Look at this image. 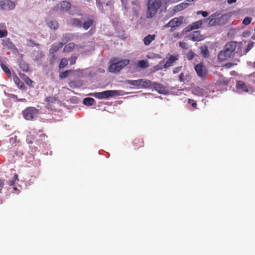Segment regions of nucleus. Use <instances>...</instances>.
I'll return each instance as SVG.
<instances>
[{
    "instance_id": "1",
    "label": "nucleus",
    "mask_w": 255,
    "mask_h": 255,
    "mask_svg": "<svg viewBox=\"0 0 255 255\" xmlns=\"http://www.w3.org/2000/svg\"><path fill=\"white\" fill-rule=\"evenodd\" d=\"M236 46L237 43L235 41H231L226 44L224 49L218 54L219 60L224 61L234 56Z\"/></svg>"
},
{
    "instance_id": "2",
    "label": "nucleus",
    "mask_w": 255,
    "mask_h": 255,
    "mask_svg": "<svg viewBox=\"0 0 255 255\" xmlns=\"http://www.w3.org/2000/svg\"><path fill=\"white\" fill-rule=\"evenodd\" d=\"M162 4V0H149L147 5L146 17L148 18L153 17L160 7Z\"/></svg>"
},
{
    "instance_id": "3",
    "label": "nucleus",
    "mask_w": 255,
    "mask_h": 255,
    "mask_svg": "<svg viewBox=\"0 0 255 255\" xmlns=\"http://www.w3.org/2000/svg\"><path fill=\"white\" fill-rule=\"evenodd\" d=\"M122 91L116 90H107L102 92L92 93L89 94L91 96L94 97L96 98L103 99H107L109 97H114L116 96L122 95Z\"/></svg>"
},
{
    "instance_id": "4",
    "label": "nucleus",
    "mask_w": 255,
    "mask_h": 255,
    "mask_svg": "<svg viewBox=\"0 0 255 255\" xmlns=\"http://www.w3.org/2000/svg\"><path fill=\"white\" fill-rule=\"evenodd\" d=\"M129 63V60L126 59L114 62L110 65L109 70L112 73H118Z\"/></svg>"
},
{
    "instance_id": "5",
    "label": "nucleus",
    "mask_w": 255,
    "mask_h": 255,
    "mask_svg": "<svg viewBox=\"0 0 255 255\" xmlns=\"http://www.w3.org/2000/svg\"><path fill=\"white\" fill-rule=\"evenodd\" d=\"M38 114V110L36 108L30 107L26 108L22 111V115L26 120H33L35 119Z\"/></svg>"
},
{
    "instance_id": "6",
    "label": "nucleus",
    "mask_w": 255,
    "mask_h": 255,
    "mask_svg": "<svg viewBox=\"0 0 255 255\" xmlns=\"http://www.w3.org/2000/svg\"><path fill=\"white\" fill-rule=\"evenodd\" d=\"M183 16L175 17L170 20L165 25V27H170L172 28H175L180 26L183 23Z\"/></svg>"
},
{
    "instance_id": "7",
    "label": "nucleus",
    "mask_w": 255,
    "mask_h": 255,
    "mask_svg": "<svg viewBox=\"0 0 255 255\" xmlns=\"http://www.w3.org/2000/svg\"><path fill=\"white\" fill-rule=\"evenodd\" d=\"M195 70L198 76L200 78H204L207 75V70L205 66L201 63L197 64L195 66Z\"/></svg>"
},
{
    "instance_id": "8",
    "label": "nucleus",
    "mask_w": 255,
    "mask_h": 255,
    "mask_svg": "<svg viewBox=\"0 0 255 255\" xmlns=\"http://www.w3.org/2000/svg\"><path fill=\"white\" fill-rule=\"evenodd\" d=\"M71 3L67 1H63L52 8L54 10H57L60 9L61 10L67 11L71 7Z\"/></svg>"
},
{
    "instance_id": "9",
    "label": "nucleus",
    "mask_w": 255,
    "mask_h": 255,
    "mask_svg": "<svg viewBox=\"0 0 255 255\" xmlns=\"http://www.w3.org/2000/svg\"><path fill=\"white\" fill-rule=\"evenodd\" d=\"M152 88L160 94H165L167 93V90L165 87L160 83L153 82Z\"/></svg>"
},
{
    "instance_id": "10",
    "label": "nucleus",
    "mask_w": 255,
    "mask_h": 255,
    "mask_svg": "<svg viewBox=\"0 0 255 255\" xmlns=\"http://www.w3.org/2000/svg\"><path fill=\"white\" fill-rule=\"evenodd\" d=\"M190 39L193 41H200L203 39L199 31H195L190 34Z\"/></svg>"
},
{
    "instance_id": "11",
    "label": "nucleus",
    "mask_w": 255,
    "mask_h": 255,
    "mask_svg": "<svg viewBox=\"0 0 255 255\" xmlns=\"http://www.w3.org/2000/svg\"><path fill=\"white\" fill-rule=\"evenodd\" d=\"M236 88L239 92L249 91V87L245 83L242 81H237L236 82Z\"/></svg>"
},
{
    "instance_id": "12",
    "label": "nucleus",
    "mask_w": 255,
    "mask_h": 255,
    "mask_svg": "<svg viewBox=\"0 0 255 255\" xmlns=\"http://www.w3.org/2000/svg\"><path fill=\"white\" fill-rule=\"evenodd\" d=\"M178 60V55H171L168 60L166 61V62L164 63L163 65V67L164 69L168 68V67L172 66L173 63H174L176 61Z\"/></svg>"
},
{
    "instance_id": "13",
    "label": "nucleus",
    "mask_w": 255,
    "mask_h": 255,
    "mask_svg": "<svg viewBox=\"0 0 255 255\" xmlns=\"http://www.w3.org/2000/svg\"><path fill=\"white\" fill-rule=\"evenodd\" d=\"M47 25L52 30H57L59 27V24L57 20L53 19H48L46 20Z\"/></svg>"
},
{
    "instance_id": "14",
    "label": "nucleus",
    "mask_w": 255,
    "mask_h": 255,
    "mask_svg": "<svg viewBox=\"0 0 255 255\" xmlns=\"http://www.w3.org/2000/svg\"><path fill=\"white\" fill-rule=\"evenodd\" d=\"M2 5L3 6V8L12 9L15 7L14 3L9 0H4L2 1Z\"/></svg>"
},
{
    "instance_id": "15",
    "label": "nucleus",
    "mask_w": 255,
    "mask_h": 255,
    "mask_svg": "<svg viewBox=\"0 0 255 255\" xmlns=\"http://www.w3.org/2000/svg\"><path fill=\"white\" fill-rule=\"evenodd\" d=\"M141 81V86L140 88H152L153 82L147 79H140Z\"/></svg>"
},
{
    "instance_id": "16",
    "label": "nucleus",
    "mask_w": 255,
    "mask_h": 255,
    "mask_svg": "<svg viewBox=\"0 0 255 255\" xmlns=\"http://www.w3.org/2000/svg\"><path fill=\"white\" fill-rule=\"evenodd\" d=\"M63 45V42H58L57 43H54L52 45L50 48L49 52L50 53H53L57 51Z\"/></svg>"
},
{
    "instance_id": "17",
    "label": "nucleus",
    "mask_w": 255,
    "mask_h": 255,
    "mask_svg": "<svg viewBox=\"0 0 255 255\" xmlns=\"http://www.w3.org/2000/svg\"><path fill=\"white\" fill-rule=\"evenodd\" d=\"M125 83L127 84H129L133 86L137 87L140 88L141 85V81L140 79L138 80H127L125 81Z\"/></svg>"
},
{
    "instance_id": "18",
    "label": "nucleus",
    "mask_w": 255,
    "mask_h": 255,
    "mask_svg": "<svg viewBox=\"0 0 255 255\" xmlns=\"http://www.w3.org/2000/svg\"><path fill=\"white\" fill-rule=\"evenodd\" d=\"M192 93L198 96H203L204 95V90L199 87L194 88L192 90Z\"/></svg>"
},
{
    "instance_id": "19",
    "label": "nucleus",
    "mask_w": 255,
    "mask_h": 255,
    "mask_svg": "<svg viewBox=\"0 0 255 255\" xmlns=\"http://www.w3.org/2000/svg\"><path fill=\"white\" fill-rule=\"evenodd\" d=\"M149 66L148 64V61L147 60H141L138 61L137 63V67L141 68H146Z\"/></svg>"
},
{
    "instance_id": "20",
    "label": "nucleus",
    "mask_w": 255,
    "mask_h": 255,
    "mask_svg": "<svg viewBox=\"0 0 255 255\" xmlns=\"http://www.w3.org/2000/svg\"><path fill=\"white\" fill-rule=\"evenodd\" d=\"M155 35H150L149 34L147 36H145L144 38L143 42L145 45H148L150 44V43L154 40L155 39Z\"/></svg>"
},
{
    "instance_id": "21",
    "label": "nucleus",
    "mask_w": 255,
    "mask_h": 255,
    "mask_svg": "<svg viewBox=\"0 0 255 255\" xmlns=\"http://www.w3.org/2000/svg\"><path fill=\"white\" fill-rule=\"evenodd\" d=\"M73 35L71 33H66L63 35L61 42L63 43V45L72 39Z\"/></svg>"
},
{
    "instance_id": "22",
    "label": "nucleus",
    "mask_w": 255,
    "mask_h": 255,
    "mask_svg": "<svg viewBox=\"0 0 255 255\" xmlns=\"http://www.w3.org/2000/svg\"><path fill=\"white\" fill-rule=\"evenodd\" d=\"M45 101L47 102L48 108H50L51 109H52V104L53 103H55L58 101L57 99L54 97H47L46 98Z\"/></svg>"
},
{
    "instance_id": "23",
    "label": "nucleus",
    "mask_w": 255,
    "mask_h": 255,
    "mask_svg": "<svg viewBox=\"0 0 255 255\" xmlns=\"http://www.w3.org/2000/svg\"><path fill=\"white\" fill-rule=\"evenodd\" d=\"M189 5V3L186 1H184L176 5L175 7V10L177 11H181L186 8Z\"/></svg>"
},
{
    "instance_id": "24",
    "label": "nucleus",
    "mask_w": 255,
    "mask_h": 255,
    "mask_svg": "<svg viewBox=\"0 0 255 255\" xmlns=\"http://www.w3.org/2000/svg\"><path fill=\"white\" fill-rule=\"evenodd\" d=\"M215 17V14H213L211 15H210L208 17V18L204 19V21L206 22L207 20H209V25H210V26L215 25L217 23V20L216 19L214 18Z\"/></svg>"
},
{
    "instance_id": "25",
    "label": "nucleus",
    "mask_w": 255,
    "mask_h": 255,
    "mask_svg": "<svg viewBox=\"0 0 255 255\" xmlns=\"http://www.w3.org/2000/svg\"><path fill=\"white\" fill-rule=\"evenodd\" d=\"M70 23L72 25L77 27H81L82 26V22L79 19L72 18L70 20Z\"/></svg>"
},
{
    "instance_id": "26",
    "label": "nucleus",
    "mask_w": 255,
    "mask_h": 255,
    "mask_svg": "<svg viewBox=\"0 0 255 255\" xmlns=\"http://www.w3.org/2000/svg\"><path fill=\"white\" fill-rule=\"evenodd\" d=\"M93 20L91 18H89L82 23V27L84 29L87 30L93 24Z\"/></svg>"
},
{
    "instance_id": "27",
    "label": "nucleus",
    "mask_w": 255,
    "mask_h": 255,
    "mask_svg": "<svg viewBox=\"0 0 255 255\" xmlns=\"http://www.w3.org/2000/svg\"><path fill=\"white\" fill-rule=\"evenodd\" d=\"M95 102V100L91 98H86L84 99L83 101V104L88 106H92Z\"/></svg>"
},
{
    "instance_id": "28",
    "label": "nucleus",
    "mask_w": 255,
    "mask_h": 255,
    "mask_svg": "<svg viewBox=\"0 0 255 255\" xmlns=\"http://www.w3.org/2000/svg\"><path fill=\"white\" fill-rule=\"evenodd\" d=\"M132 4L133 5V7H132L133 13L135 15H137V13H138V11L139 9V2L137 1H133V2H132Z\"/></svg>"
},
{
    "instance_id": "29",
    "label": "nucleus",
    "mask_w": 255,
    "mask_h": 255,
    "mask_svg": "<svg viewBox=\"0 0 255 255\" xmlns=\"http://www.w3.org/2000/svg\"><path fill=\"white\" fill-rule=\"evenodd\" d=\"M3 45L6 46L9 49H12L14 47L9 38H6L3 41Z\"/></svg>"
},
{
    "instance_id": "30",
    "label": "nucleus",
    "mask_w": 255,
    "mask_h": 255,
    "mask_svg": "<svg viewBox=\"0 0 255 255\" xmlns=\"http://www.w3.org/2000/svg\"><path fill=\"white\" fill-rule=\"evenodd\" d=\"M74 46L75 44L74 43H69L64 47L63 51L65 52H69L74 49Z\"/></svg>"
},
{
    "instance_id": "31",
    "label": "nucleus",
    "mask_w": 255,
    "mask_h": 255,
    "mask_svg": "<svg viewBox=\"0 0 255 255\" xmlns=\"http://www.w3.org/2000/svg\"><path fill=\"white\" fill-rule=\"evenodd\" d=\"M201 53L204 57H206L209 55V51L208 47L206 46H201L200 47Z\"/></svg>"
},
{
    "instance_id": "32",
    "label": "nucleus",
    "mask_w": 255,
    "mask_h": 255,
    "mask_svg": "<svg viewBox=\"0 0 255 255\" xmlns=\"http://www.w3.org/2000/svg\"><path fill=\"white\" fill-rule=\"evenodd\" d=\"M164 64V60H161L157 65L153 67L154 71H158L164 68L163 65Z\"/></svg>"
},
{
    "instance_id": "33",
    "label": "nucleus",
    "mask_w": 255,
    "mask_h": 255,
    "mask_svg": "<svg viewBox=\"0 0 255 255\" xmlns=\"http://www.w3.org/2000/svg\"><path fill=\"white\" fill-rule=\"evenodd\" d=\"M0 66L2 68V69L4 71V72L6 74V75H7V76L8 77H11V72L9 70V69L3 63H1L0 64Z\"/></svg>"
},
{
    "instance_id": "34",
    "label": "nucleus",
    "mask_w": 255,
    "mask_h": 255,
    "mask_svg": "<svg viewBox=\"0 0 255 255\" xmlns=\"http://www.w3.org/2000/svg\"><path fill=\"white\" fill-rule=\"evenodd\" d=\"M13 80L14 83L17 85V86L21 89L23 84L20 81L19 78L17 76L14 75L13 77Z\"/></svg>"
},
{
    "instance_id": "35",
    "label": "nucleus",
    "mask_w": 255,
    "mask_h": 255,
    "mask_svg": "<svg viewBox=\"0 0 255 255\" xmlns=\"http://www.w3.org/2000/svg\"><path fill=\"white\" fill-rule=\"evenodd\" d=\"M193 29H196L200 28L202 25V21L201 20L193 22L192 24Z\"/></svg>"
},
{
    "instance_id": "36",
    "label": "nucleus",
    "mask_w": 255,
    "mask_h": 255,
    "mask_svg": "<svg viewBox=\"0 0 255 255\" xmlns=\"http://www.w3.org/2000/svg\"><path fill=\"white\" fill-rule=\"evenodd\" d=\"M68 64V60L66 58H63L61 59L60 63L59 65L60 69L65 67Z\"/></svg>"
},
{
    "instance_id": "37",
    "label": "nucleus",
    "mask_w": 255,
    "mask_h": 255,
    "mask_svg": "<svg viewBox=\"0 0 255 255\" xmlns=\"http://www.w3.org/2000/svg\"><path fill=\"white\" fill-rule=\"evenodd\" d=\"M186 56L188 60H191L194 57L195 53L192 50H190L186 53Z\"/></svg>"
},
{
    "instance_id": "38",
    "label": "nucleus",
    "mask_w": 255,
    "mask_h": 255,
    "mask_svg": "<svg viewBox=\"0 0 255 255\" xmlns=\"http://www.w3.org/2000/svg\"><path fill=\"white\" fill-rule=\"evenodd\" d=\"M23 155V151L22 150H18L15 152L14 155L13 156V157L17 159L22 158V155Z\"/></svg>"
},
{
    "instance_id": "39",
    "label": "nucleus",
    "mask_w": 255,
    "mask_h": 255,
    "mask_svg": "<svg viewBox=\"0 0 255 255\" xmlns=\"http://www.w3.org/2000/svg\"><path fill=\"white\" fill-rule=\"evenodd\" d=\"M19 66L21 69L23 70L24 72H26L28 70V66L27 64H25L24 62H21L19 64Z\"/></svg>"
},
{
    "instance_id": "40",
    "label": "nucleus",
    "mask_w": 255,
    "mask_h": 255,
    "mask_svg": "<svg viewBox=\"0 0 255 255\" xmlns=\"http://www.w3.org/2000/svg\"><path fill=\"white\" fill-rule=\"evenodd\" d=\"M252 20V18L250 17H246L243 21V23L245 25H249Z\"/></svg>"
},
{
    "instance_id": "41",
    "label": "nucleus",
    "mask_w": 255,
    "mask_h": 255,
    "mask_svg": "<svg viewBox=\"0 0 255 255\" xmlns=\"http://www.w3.org/2000/svg\"><path fill=\"white\" fill-rule=\"evenodd\" d=\"M70 71H66L65 72H61L59 75L60 78L63 79L67 77Z\"/></svg>"
},
{
    "instance_id": "42",
    "label": "nucleus",
    "mask_w": 255,
    "mask_h": 255,
    "mask_svg": "<svg viewBox=\"0 0 255 255\" xmlns=\"http://www.w3.org/2000/svg\"><path fill=\"white\" fill-rule=\"evenodd\" d=\"M77 58V56L75 55L71 56L69 59L70 64H74L75 63Z\"/></svg>"
},
{
    "instance_id": "43",
    "label": "nucleus",
    "mask_w": 255,
    "mask_h": 255,
    "mask_svg": "<svg viewBox=\"0 0 255 255\" xmlns=\"http://www.w3.org/2000/svg\"><path fill=\"white\" fill-rule=\"evenodd\" d=\"M197 14H202V16L204 17H206L208 16L209 13L207 11H204L202 10H199L197 12Z\"/></svg>"
},
{
    "instance_id": "44",
    "label": "nucleus",
    "mask_w": 255,
    "mask_h": 255,
    "mask_svg": "<svg viewBox=\"0 0 255 255\" xmlns=\"http://www.w3.org/2000/svg\"><path fill=\"white\" fill-rule=\"evenodd\" d=\"M179 46L183 49H187L188 46L186 43L182 41L179 42Z\"/></svg>"
},
{
    "instance_id": "45",
    "label": "nucleus",
    "mask_w": 255,
    "mask_h": 255,
    "mask_svg": "<svg viewBox=\"0 0 255 255\" xmlns=\"http://www.w3.org/2000/svg\"><path fill=\"white\" fill-rule=\"evenodd\" d=\"M254 43L253 42L248 44V47L246 49V53H247L254 46Z\"/></svg>"
},
{
    "instance_id": "46",
    "label": "nucleus",
    "mask_w": 255,
    "mask_h": 255,
    "mask_svg": "<svg viewBox=\"0 0 255 255\" xmlns=\"http://www.w3.org/2000/svg\"><path fill=\"white\" fill-rule=\"evenodd\" d=\"M4 185V180L2 179H0V193L3 188Z\"/></svg>"
},
{
    "instance_id": "47",
    "label": "nucleus",
    "mask_w": 255,
    "mask_h": 255,
    "mask_svg": "<svg viewBox=\"0 0 255 255\" xmlns=\"http://www.w3.org/2000/svg\"><path fill=\"white\" fill-rule=\"evenodd\" d=\"M7 35L6 30H1L0 29V37H5Z\"/></svg>"
},
{
    "instance_id": "48",
    "label": "nucleus",
    "mask_w": 255,
    "mask_h": 255,
    "mask_svg": "<svg viewBox=\"0 0 255 255\" xmlns=\"http://www.w3.org/2000/svg\"><path fill=\"white\" fill-rule=\"evenodd\" d=\"M251 34V31H244L243 33V36L244 37H248Z\"/></svg>"
},
{
    "instance_id": "49",
    "label": "nucleus",
    "mask_w": 255,
    "mask_h": 255,
    "mask_svg": "<svg viewBox=\"0 0 255 255\" xmlns=\"http://www.w3.org/2000/svg\"><path fill=\"white\" fill-rule=\"evenodd\" d=\"M182 67H177L174 69L173 71V74H176L179 72L181 70Z\"/></svg>"
},
{
    "instance_id": "50",
    "label": "nucleus",
    "mask_w": 255,
    "mask_h": 255,
    "mask_svg": "<svg viewBox=\"0 0 255 255\" xmlns=\"http://www.w3.org/2000/svg\"><path fill=\"white\" fill-rule=\"evenodd\" d=\"M32 137H31L30 135L29 136H27V138H26V141H27V142L28 143V144H31L33 142V141H32Z\"/></svg>"
},
{
    "instance_id": "51",
    "label": "nucleus",
    "mask_w": 255,
    "mask_h": 255,
    "mask_svg": "<svg viewBox=\"0 0 255 255\" xmlns=\"http://www.w3.org/2000/svg\"><path fill=\"white\" fill-rule=\"evenodd\" d=\"M185 30L186 32H189V31H191L192 30H194V29H193V28L192 27V25L191 24V25H189L188 26H187L185 28Z\"/></svg>"
},
{
    "instance_id": "52",
    "label": "nucleus",
    "mask_w": 255,
    "mask_h": 255,
    "mask_svg": "<svg viewBox=\"0 0 255 255\" xmlns=\"http://www.w3.org/2000/svg\"><path fill=\"white\" fill-rule=\"evenodd\" d=\"M25 82L26 84L28 85H31L33 83V81L28 77L26 78Z\"/></svg>"
},
{
    "instance_id": "53",
    "label": "nucleus",
    "mask_w": 255,
    "mask_h": 255,
    "mask_svg": "<svg viewBox=\"0 0 255 255\" xmlns=\"http://www.w3.org/2000/svg\"><path fill=\"white\" fill-rule=\"evenodd\" d=\"M234 65V63H226L224 67H226V68H231L232 66Z\"/></svg>"
},
{
    "instance_id": "54",
    "label": "nucleus",
    "mask_w": 255,
    "mask_h": 255,
    "mask_svg": "<svg viewBox=\"0 0 255 255\" xmlns=\"http://www.w3.org/2000/svg\"><path fill=\"white\" fill-rule=\"evenodd\" d=\"M179 80L181 82L184 81V74L183 73L180 74L179 76Z\"/></svg>"
},
{
    "instance_id": "55",
    "label": "nucleus",
    "mask_w": 255,
    "mask_h": 255,
    "mask_svg": "<svg viewBox=\"0 0 255 255\" xmlns=\"http://www.w3.org/2000/svg\"><path fill=\"white\" fill-rule=\"evenodd\" d=\"M12 180H13L14 182L16 181H18V175L17 174H15L13 177V179Z\"/></svg>"
},
{
    "instance_id": "56",
    "label": "nucleus",
    "mask_w": 255,
    "mask_h": 255,
    "mask_svg": "<svg viewBox=\"0 0 255 255\" xmlns=\"http://www.w3.org/2000/svg\"><path fill=\"white\" fill-rule=\"evenodd\" d=\"M15 182L13 180H9L8 181V184L9 186H12L14 184Z\"/></svg>"
},
{
    "instance_id": "57",
    "label": "nucleus",
    "mask_w": 255,
    "mask_h": 255,
    "mask_svg": "<svg viewBox=\"0 0 255 255\" xmlns=\"http://www.w3.org/2000/svg\"><path fill=\"white\" fill-rule=\"evenodd\" d=\"M236 1H237V0H227L228 3L229 4H232V3H235L236 2Z\"/></svg>"
},
{
    "instance_id": "58",
    "label": "nucleus",
    "mask_w": 255,
    "mask_h": 255,
    "mask_svg": "<svg viewBox=\"0 0 255 255\" xmlns=\"http://www.w3.org/2000/svg\"><path fill=\"white\" fill-rule=\"evenodd\" d=\"M15 140H16L15 137H11V138H10V142L11 143H13V142H14L15 141Z\"/></svg>"
},
{
    "instance_id": "59",
    "label": "nucleus",
    "mask_w": 255,
    "mask_h": 255,
    "mask_svg": "<svg viewBox=\"0 0 255 255\" xmlns=\"http://www.w3.org/2000/svg\"><path fill=\"white\" fill-rule=\"evenodd\" d=\"M13 193H15L17 190V189L16 187H14L13 188Z\"/></svg>"
},
{
    "instance_id": "60",
    "label": "nucleus",
    "mask_w": 255,
    "mask_h": 255,
    "mask_svg": "<svg viewBox=\"0 0 255 255\" xmlns=\"http://www.w3.org/2000/svg\"><path fill=\"white\" fill-rule=\"evenodd\" d=\"M19 101H21V102H25L26 101V99H20L18 100Z\"/></svg>"
},
{
    "instance_id": "61",
    "label": "nucleus",
    "mask_w": 255,
    "mask_h": 255,
    "mask_svg": "<svg viewBox=\"0 0 255 255\" xmlns=\"http://www.w3.org/2000/svg\"><path fill=\"white\" fill-rule=\"evenodd\" d=\"M194 1H195V0H187L185 1L189 3V2H194Z\"/></svg>"
},
{
    "instance_id": "62",
    "label": "nucleus",
    "mask_w": 255,
    "mask_h": 255,
    "mask_svg": "<svg viewBox=\"0 0 255 255\" xmlns=\"http://www.w3.org/2000/svg\"><path fill=\"white\" fill-rule=\"evenodd\" d=\"M196 105H197V104H196V103L195 102L192 103V106L193 107H195L196 106Z\"/></svg>"
},
{
    "instance_id": "63",
    "label": "nucleus",
    "mask_w": 255,
    "mask_h": 255,
    "mask_svg": "<svg viewBox=\"0 0 255 255\" xmlns=\"http://www.w3.org/2000/svg\"><path fill=\"white\" fill-rule=\"evenodd\" d=\"M38 59H39V56L38 57H35V58H33V59L35 60V61H38Z\"/></svg>"
},
{
    "instance_id": "64",
    "label": "nucleus",
    "mask_w": 255,
    "mask_h": 255,
    "mask_svg": "<svg viewBox=\"0 0 255 255\" xmlns=\"http://www.w3.org/2000/svg\"><path fill=\"white\" fill-rule=\"evenodd\" d=\"M191 101H192V100H191V99H189V100H188V103H191Z\"/></svg>"
}]
</instances>
